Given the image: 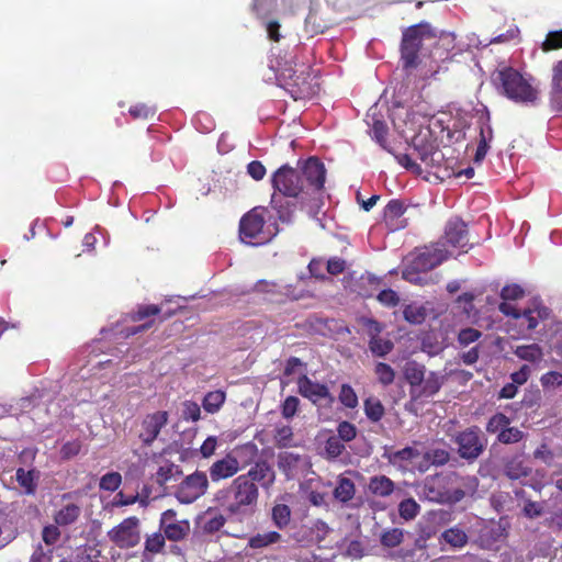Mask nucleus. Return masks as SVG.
<instances>
[{
  "instance_id": "1",
  "label": "nucleus",
  "mask_w": 562,
  "mask_h": 562,
  "mask_svg": "<svg viewBox=\"0 0 562 562\" xmlns=\"http://www.w3.org/2000/svg\"><path fill=\"white\" fill-rule=\"evenodd\" d=\"M274 481L273 468L266 460H260L247 473L235 477L227 487L217 491L215 499L229 516L241 520L252 516L257 509L258 485L269 490Z\"/></svg>"
},
{
  "instance_id": "2",
  "label": "nucleus",
  "mask_w": 562,
  "mask_h": 562,
  "mask_svg": "<svg viewBox=\"0 0 562 562\" xmlns=\"http://www.w3.org/2000/svg\"><path fill=\"white\" fill-rule=\"evenodd\" d=\"M325 180V165L317 157H310L302 162L300 170L289 165L281 166L273 172L271 183L282 195L304 201L322 194Z\"/></svg>"
},
{
  "instance_id": "3",
  "label": "nucleus",
  "mask_w": 562,
  "mask_h": 562,
  "mask_svg": "<svg viewBox=\"0 0 562 562\" xmlns=\"http://www.w3.org/2000/svg\"><path fill=\"white\" fill-rule=\"evenodd\" d=\"M420 495L436 504H457L465 496L464 477L457 471L428 475L422 484Z\"/></svg>"
},
{
  "instance_id": "4",
  "label": "nucleus",
  "mask_w": 562,
  "mask_h": 562,
  "mask_svg": "<svg viewBox=\"0 0 562 562\" xmlns=\"http://www.w3.org/2000/svg\"><path fill=\"white\" fill-rule=\"evenodd\" d=\"M277 79L293 100L311 98L315 91L311 82V66L300 63L295 55H289L278 63Z\"/></svg>"
},
{
  "instance_id": "5",
  "label": "nucleus",
  "mask_w": 562,
  "mask_h": 562,
  "mask_svg": "<svg viewBox=\"0 0 562 562\" xmlns=\"http://www.w3.org/2000/svg\"><path fill=\"white\" fill-rule=\"evenodd\" d=\"M492 81L501 94L515 103L535 104L539 99V91L530 79L513 67L496 69L492 75Z\"/></svg>"
},
{
  "instance_id": "6",
  "label": "nucleus",
  "mask_w": 562,
  "mask_h": 562,
  "mask_svg": "<svg viewBox=\"0 0 562 562\" xmlns=\"http://www.w3.org/2000/svg\"><path fill=\"white\" fill-rule=\"evenodd\" d=\"M436 37V32L427 22H420L406 27L402 33L400 45L403 68L415 69L419 66V52L425 40Z\"/></svg>"
},
{
  "instance_id": "7",
  "label": "nucleus",
  "mask_w": 562,
  "mask_h": 562,
  "mask_svg": "<svg viewBox=\"0 0 562 562\" xmlns=\"http://www.w3.org/2000/svg\"><path fill=\"white\" fill-rule=\"evenodd\" d=\"M451 441L457 446V453L468 463L475 462L485 451L487 439L481 428L472 425L461 431H457Z\"/></svg>"
},
{
  "instance_id": "8",
  "label": "nucleus",
  "mask_w": 562,
  "mask_h": 562,
  "mask_svg": "<svg viewBox=\"0 0 562 562\" xmlns=\"http://www.w3.org/2000/svg\"><path fill=\"white\" fill-rule=\"evenodd\" d=\"M446 259L447 256L442 249H426L414 256L411 262L403 269L402 278L414 284H422L424 278L420 274L438 267Z\"/></svg>"
},
{
  "instance_id": "9",
  "label": "nucleus",
  "mask_w": 562,
  "mask_h": 562,
  "mask_svg": "<svg viewBox=\"0 0 562 562\" xmlns=\"http://www.w3.org/2000/svg\"><path fill=\"white\" fill-rule=\"evenodd\" d=\"M265 210L254 207L239 221V238L248 245H262L270 240L272 234L265 229Z\"/></svg>"
},
{
  "instance_id": "10",
  "label": "nucleus",
  "mask_w": 562,
  "mask_h": 562,
  "mask_svg": "<svg viewBox=\"0 0 562 562\" xmlns=\"http://www.w3.org/2000/svg\"><path fill=\"white\" fill-rule=\"evenodd\" d=\"M258 452V448L255 443L248 442L240 447H237L233 452L227 453L224 458L215 461L210 467V477L213 482H218L233 477L238 471L241 470V465L236 454L247 456L252 459Z\"/></svg>"
},
{
  "instance_id": "11",
  "label": "nucleus",
  "mask_w": 562,
  "mask_h": 562,
  "mask_svg": "<svg viewBox=\"0 0 562 562\" xmlns=\"http://www.w3.org/2000/svg\"><path fill=\"white\" fill-rule=\"evenodd\" d=\"M207 487L209 480L206 473L196 470L180 482L175 491V496L181 504H191L203 496Z\"/></svg>"
},
{
  "instance_id": "12",
  "label": "nucleus",
  "mask_w": 562,
  "mask_h": 562,
  "mask_svg": "<svg viewBox=\"0 0 562 562\" xmlns=\"http://www.w3.org/2000/svg\"><path fill=\"white\" fill-rule=\"evenodd\" d=\"M139 519L131 516L108 531V538L120 549H131L140 541Z\"/></svg>"
},
{
  "instance_id": "13",
  "label": "nucleus",
  "mask_w": 562,
  "mask_h": 562,
  "mask_svg": "<svg viewBox=\"0 0 562 562\" xmlns=\"http://www.w3.org/2000/svg\"><path fill=\"white\" fill-rule=\"evenodd\" d=\"M168 420L169 413L167 411H156L140 418L137 426V437L144 447H150L155 442Z\"/></svg>"
},
{
  "instance_id": "14",
  "label": "nucleus",
  "mask_w": 562,
  "mask_h": 562,
  "mask_svg": "<svg viewBox=\"0 0 562 562\" xmlns=\"http://www.w3.org/2000/svg\"><path fill=\"white\" fill-rule=\"evenodd\" d=\"M485 429L488 434H497L496 440L503 445L517 443L526 437L518 427L510 426V418L503 413L491 416Z\"/></svg>"
},
{
  "instance_id": "15",
  "label": "nucleus",
  "mask_w": 562,
  "mask_h": 562,
  "mask_svg": "<svg viewBox=\"0 0 562 562\" xmlns=\"http://www.w3.org/2000/svg\"><path fill=\"white\" fill-rule=\"evenodd\" d=\"M297 391L300 395L319 407H331L335 402L326 384L313 381L306 374L299 378Z\"/></svg>"
},
{
  "instance_id": "16",
  "label": "nucleus",
  "mask_w": 562,
  "mask_h": 562,
  "mask_svg": "<svg viewBox=\"0 0 562 562\" xmlns=\"http://www.w3.org/2000/svg\"><path fill=\"white\" fill-rule=\"evenodd\" d=\"M161 308L155 304L138 305L136 310L128 314L132 322H140L146 319L145 323L127 328V336L136 335L150 329L155 323L154 316L159 315Z\"/></svg>"
},
{
  "instance_id": "17",
  "label": "nucleus",
  "mask_w": 562,
  "mask_h": 562,
  "mask_svg": "<svg viewBox=\"0 0 562 562\" xmlns=\"http://www.w3.org/2000/svg\"><path fill=\"white\" fill-rule=\"evenodd\" d=\"M446 244L464 249L469 246L468 225L460 217L450 218L445 227Z\"/></svg>"
},
{
  "instance_id": "18",
  "label": "nucleus",
  "mask_w": 562,
  "mask_h": 562,
  "mask_svg": "<svg viewBox=\"0 0 562 562\" xmlns=\"http://www.w3.org/2000/svg\"><path fill=\"white\" fill-rule=\"evenodd\" d=\"M413 149L414 154H416L417 158L420 159L426 167L440 166L443 159L442 153L434 145L432 142H425L419 137H415L413 139Z\"/></svg>"
},
{
  "instance_id": "19",
  "label": "nucleus",
  "mask_w": 562,
  "mask_h": 562,
  "mask_svg": "<svg viewBox=\"0 0 562 562\" xmlns=\"http://www.w3.org/2000/svg\"><path fill=\"white\" fill-rule=\"evenodd\" d=\"M479 144L474 155V162L480 164L484 160L490 145L494 138L493 128L491 126V117L490 114L480 116L479 121Z\"/></svg>"
},
{
  "instance_id": "20",
  "label": "nucleus",
  "mask_w": 562,
  "mask_h": 562,
  "mask_svg": "<svg viewBox=\"0 0 562 562\" xmlns=\"http://www.w3.org/2000/svg\"><path fill=\"white\" fill-rule=\"evenodd\" d=\"M550 104L558 111L562 112V59L552 66V78L550 89Z\"/></svg>"
},
{
  "instance_id": "21",
  "label": "nucleus",
  "mask_w": 562,
  "mask_h": 562,
  "mask_svg": "<svg viewBox=\"0 0 562 562\" xmlns=\"http://www.w3.org/2000/svg\"><path fill=\"white\" fill-rule=\"evenodd\" d=\"M426 373L425 366L416 362L408 361L403 370L404 379L409 384V394L412 398L416 395V391L420 387Z\"/></svg>"
},
{
  "instance_id": "22",
  "label": "nucleus",
  "mask_w": 562,
  "mask_h": 562,
  "mask_svg": "<svg viewBox=\"0 0 562 562\" xmlns=\"http://www.w3.org/2000/svg\"><path fill=\"white\" fill-rule=\"evenodd\" d=\"M443 375L437 372H429L427 376H424V381L420 387H418L416 391V395L413 397V400L430 397L437 394L443 384Z\"/></svg>"
},
{
  "instance_id": "23",
  "label": "nucleus",
  "mask_w": 562,
  "mask_h": 562,
  "mask_svg": "<svg viewBox=\"0 0 562 562\" xmlns=\"http://www.w3.org/2000/svg\"><path fill=\"white\" fill-rule=\"evenodd\" d=\"M531 473V468L525 464L520 456L508 458L504 462V474L509 480H519L527 477Z\"/></svg>"
},
{
  "instance_id": "24",
  "label": "nucleus",
  "mask_w": 562,
  "mask_h": 562,
  "mask_svg": "<svg viewBox=\"0 0 562 562\" xmlns=\"http://www.w3.org/2000/svg\"><path fill=\"white\" fill-rule=\"evenodd\" d=\"M369 492L378 497H387L395 490V483L386 475L371 476L368 483Z\"/></svg>"
},
{
  "instance_id": "25",
  "label": "nucleus",
  "mask_w": 562,
  "mask_h": 562,
  "mask_svg": "<svg viewBox=\"0 0 562 562\" xmlns=\"http://www.w3.org/2000/svg\"><path fill=\"white\" fill-rule=\"evenodd\" d=\"M81 515V508L77 504H66L57 512H55L53 518L54 522L60 527H67L74 525Z\"/></svg>"
},
{
  "instance_id": "26",
  "label": "nucleus",
  "mask_w": 562,
  "mask_h": 562,
  "mask_svg": "<svg viewBox=\"0 0 562 562\" xmlns=\"http://www.w3.org/2000/svg\"><path fill=\"white\" fill-rule=\"evenodd\" d=\"M165 538L170 541H182L190 532V524L188 520H178L176 522H169L164 526H159Z\"/></svg>"
},
{
  "instance_id": "27",
  "label": "nucleus",
  "mask_w": 562,
  "mask_h": 562,
  "mask_svg": "<svg viewBox=\"0 0 562 562\" xmlns=\"http://www.w3.org/2000/svg\"><path fill=\"white\" fill-rule=\"evenodd\" d=\"M419 456V450L413 447H405L396 451L384 453V458H386L391 464L400 468L404 467L405 463L417 459Z\"/></svg>"
},
{
  "instance_id": "28",
  "label": "nucleus",
  "mask_w": 562,
  "mask_h": 562,
  "mask_svg": "<svg viewBox=\"0 0 562 562\" xmlns=\"http://www.w3.org/2000/svg\"><path fill=\"white\" fill-rule=\"evenodd\" d=\"M301 462V456L297 453L284 451L278 456V468L286 476L290 477Z\"/></svg>"
},
{
  "instance_id": "29",
  "label": "nucleus",
  "mask_w": 562,
  "mask_h": 562,
  "mask_svg": "<svg viewBox=\"0 0 562 562\" xmlns=\"http://www.w3.org/2000/svg\"><path fill=\"white\" fill-rule=\"evenodd\" d=\"M15 479L21 487L24 488L26 495H34L37 484L35 482L36 475L34 470H24L19 468L15 472Z\"/></svg>"
},
{
  "instance_id": "30",
  "label": "nucleus",
  "mask_w": 562,
  "mask_h": 562,
  "mask_svg": "<svg viewBox=\"0 0 562 562\" xmlns=\"http://www.w3.org/2000/svg\"><path fill=\"white\" fill-rule=\"evenodd\" d=\"M281 539L282 536L278 531L257 533L249 538L248 547L251 549H262L279 542Z\"/></svg>"
},
{
  "instance_id": "31",
  "label": "nucleus",
  "mask_w": 562,
  "mask_h": 562,
  "mask_svg": "<svg viewBox=\"0 0 562 562\" xmlns=\"http://www.w3.org/2000/svg\"><path fill=\"white\" fill-rule=\"evenodd\" d=\"M441 539L453 548H463L469 540L465 531L459 527H451L441 533Z\"/></svg>"
},
{
  "instance_id": "32",
  "label": "nucleus",
  "mask_w": 562,
  "mask_h": 562,
  "mask_svg": "<svg viewBox=\"0 0 562 562\" xmlns=\"http://www.w3.org/2000/svg\"><path fill=\"white\" fill-rule=\"evenodd\" d=\"M226 400V394L222 390L211 391L205 394L202 406L203 408L210 413L214 414L220 411Z\"/></svg>"
},
{
  "instance_id": "33",
  "label": "nucleus",
  "mask_w": 562,
  "mask_h": 562,
  "mask_svg": "<svg viewBox=\"0 0 562 562\" xmlns=\"http://www.w3.org/2000/svg\"><path fill=\"white\" fill-rule=\"evenodd\" d=\"M514 353L519 359L529 362L540 361L543 357L542 348L537 344L517 346Z\"/></svg>"
},
{
  "instance_id": "34",
  "label": "nucleus",
  "mask_w": 562,
  "mask_h": 562,
  "mask_svg": "<svg viewBox=\"0 0 562 562\" xmlns=\"http://www.w3.org/2000/svg\"><path fill=\"white\" fill-rule=\"evenodd\" d=\"M364 414L372 423H378L385 414V408L378 397H369L363 403Z\"/></svg>"
},
{
  "instance_id": "35",
  "label": "nucleus",
  "mask_w": 562,
  "mask_h": 562,
  "mask_svg": "<svg viewBox=\"0 0 562 562\" xmlns=\"http://www.w3.org/2000/svg\"><path fill=\"white\" fill-rule=\"evenodd\" d=\"M403 317L409 324L419 325L425 322L427 310L416 303L407 304L404 306Z\"/></svg>"
},
{
  "instance_id": "36",
  "label": "nucleus",
  "mask_w": 562,
  "mask_h": 562,
  "mask_svg": "<svg viewBox=\"0 0 562 562\" xmlns=\"http://www.w3.org/2000/svg\"><path fill=\"white\" fill-rule=\"evenodd\" d=\"M355 483L347 477H341L334 490V496L342 503L351 501L355 496Z\"/></svg>"
},
{
  "instance_id": "37",
  "label": "nucleus",
  "mask_w": 562,
  "mask_h": 562,
  "mask_svg": "<svg viewBox=\"0 0 562 562\" xmlns=\"http://www.w3.org/2000/svg\"><path fill=\"white\" fill-rule=\"evenodd\" d=\"M166 546V538L160 531L148 535L144 543V552L150 554L162 553Z\"/></svg>"
},
{
  "instance_id": "38",
  "label": "nucleus",
  "mask_w": 562,
  "mask_h": 562,
  "mask_svg": "<svg viewBox=\"0 0 562 562\" xmlns=\"http://www.w3.org/2000/svg\"><path fill=\"white\" fill-rule=\"evenodd\" d=\"M271 518L279 529H284L291 521V508L286 504H276L271 510Z\"/></svg>"
},
{
  "instance_id": "39",
  "label": "nucleus",
  "mask_w": 562,
  "mask_h": 562,
  "mask_svg": "<svg viewBox=\"0 0 562 562\" xmlns=\"http://www.w3.org/2000/svg\"><path fill=\"white\" fill-rule=\"evenodd\" d=\"M420 512L419 504L413 498H405L398 504V515L404 520H413Z\"/></svg>"
},
{
  "instance_id": "40",
  "label": "nucleus",
  "mask_w": 562,
  "mask_h": 562,
  "mask_svg": "<svg viewBox=\"0 0 562 562\" xmlns=\"http://www.w3.org/2000/svg\"><path fill=\"white\" fill-rule=\"evenodd\" d=\"M374 374L380 384L389 386L393 384L395 380V370L385 362H378L374 367Z\"/></svg>"
},
{
  "instance_id": "41",
  "label": "nucleus",
  "mask_w": 562,
  "mask_h": 562,
  "mask_svg": "<svg viewBox=\"0 0 562 562\" xmlns=\"http://www.w3.org/2000/svg\"><path fill=\"white\" fill-rule=\"evenodd\" d=\"M255 291L266 294L267 300L270 302H281L282 300L279 296L282 295L281 291L277 283L268 282L265 280H260L255 285Z\"/></svg>"
},
{
  "instance_id": "42",
  "label": "nucleus",
  "mask_w": 562,
  "mask_h": 562,
  "mask_svg": "<svg viewBox=\"0 0 562 562\" xmlns=\"http://www.w3.org/2000/svg\"><path fill=\"white\" fill-rule=\"evenodd\" d=\"M369 350L372 355L376 357H385L389 355L393 348L394 344L390 339H384L381 337L369 339Z\"/></svg>"
},
{
  "instance_id": "43",
  "label": "nucleus",
  "mask_w": 562,
  "mask_h": 562,
  "mask_svg": "<svg viewBox=\"0 0 562 562\" xmlns=\"http://www.w3.org/2000/svg\"><path fill=\"white\" fill-rule=\"evenodd\" d=\"M450 458V452L441 448L431 449L424 453V460L435 467L446 465Z\"/></svg>"
},
{
  "instance_id": "44",
  "label": "nucleus",
  "mask_w": 562,
  "mask_h": 562,
  "mask_svg": "<svg viewBox=\"0 0 562 562\" xmlns=\"http://www.w3.org/2000/svg\"><path fill=\"white\" fill-rule=\"evenodd\" d=\"M540 48L543 53L562 49V30L549 31Z\"/></svg>"
},
{
  "instance_id": "45",
  "label": "nucleus",
  "mask_w": 562,
  "mask_h": 562,
  "mask_svg": "<svg viewBox=\"0 0 562 562\" xmlns=\"http://www.w3.org/2000/svg\"><path fill=\"white\" fill-rule=\"evenodd\" d=\"M181 473V469L173 463L161 465L156 472V483L162 486L172 477L180 475Z\"/></svg>"
},
{
  "instance_id": "46",
  "label": "nucleus",
  "mask_w": 562,
  "mask_h": 562,
  "mask_svg": "<svg viewBox=\"0 0 562 562\" xmlns=\"http://www.w3.org/2000/svg\"><path fill=\"white\" fill-rule=\"evenodd\" d=\"M157 109L146 103H136L128 109L130 115L134 120H147L155 116Z\"/></svg>"
},
{
  "instance_id": "47",
  "label": "nucleus",
  "mask_w": 562,
  "mask_h": 562,
  "mask_svg": "<svg viewBox=\"0 0 562 562\" xmlns=\"http://www.w3.org/2000/svg\"><path fill=\"white\" fill-rule=\"evenodd\" d=\"M293 440L292 427L283 425L278 426L274 432V441L278 448L290 447Z\"/></svg>"
},
{
  "instance_id": "48",
  "label": "nucleus",
  "mask_w": 562,
  "mask_h": 562,
  "mask_svg": "<svg viewBox=\"0 0 562 562\" xmlns=\"http://www.w3.org/2000/svg\"><path fill=\"white\" fill-rule=\"evenodd\" d=\"M404 533L400 528L385 530L381 536V543L387 548H394L403 542Z\"/></svg>"
},
{
  "instance_id": "49",
  "label": "nucleus",
  "mask_w": 562,
  "mask_h": 562,
  "mask_svg": "<svg viewBox=\"0 0 562 562\" xmlns=\"http://www.w3.org/2000/svg\"><path fill=\"white\" fill-rule=\"evenodd\" d=\"M406 211L404 203L401 200H391L384 209L385 221H394L400 218Z\"/></svg>"
},
{
  "instance_id": "50",
  "label": "nucleus",
  "mask_w": 562,
  "mask_h": 562,
  "mask_svg": "<svg viewBox=\"0 0 562 562\" xmlns=\"http://www.w3.org/2000/svg\"><path fill=\"white\" fill-rule=\"evenodd\" d=\"M340 403L348 408H355L358 405V396L351 385L345 383L339 392Z\"/></svg>"
},
{
  "instance_id": "51",
  "label": "nucleus",
  "mask_w": 562,
  "mask_h": 562,
  "mask_svg": "<svg viewBox=\"0 0 562 562\" xmlns=\"http://www.w3.org/2000/svg\"><path fill=\"white\" fill-rule=\"evenodd\" d=\"M225 522L226 518L222 514H209V517L203 524V531L206 533L217 532L224 527Z\"/></svg>"
},
{
  "instance_id": "52",
  "label": "nucleus",
  "mask_w": 562,
  "mask_h": 562,
  "mask_svg": "<svg viewBox=\"0 0 562 562\" xmlns=\"http://www.w3.org/2000/svg\"><path fill=\"white\" fill-rule=\"evenodd\" d=\"M122 483V476L119 472L105 473L100 480V488L109 492L116 491Z\"/></svg>"
},
{
  "instance_id": "53",
  "label": "nucleus",
  "mask_w": 562,
  "mask_h": 562,
  "mask_svg": "<svg viewBox=\"0 0 562 562\" xmlns=\"http://www.w3.org/2000/svg\"><path fill=\"white\" fill-rule=\"evenodd\" d=\"M345 450L344 442L336 436L329 437L325 442V452L329 459L338 458Z\"/></svg>"
},
{
  "instance_id": "54",
  "label": "nucleus",
  "mask_w": 562,
  "mask_h": 562,
  "mask_svg": "<svg viewBox=\"0 0 562 562\" xmlns=\"http://www.w3.org/2000/svg\"><path fill=\"white\" fill-rule=\"evenodd\" d=\"M540 383L544 390H554L562 385V373L549 371L541 375Z\"/></svg>"
},
{
  "instance_id": "55",
  "label": "nucleus",
  "mask_w": 562,
  "mask_h": 562,
  "mask_svg": "<svg viewBox=\"0 0 562 562\" xmlns=\"http://www.w3.org/2000/svg\"><path fill=\"white\" fill-rule=\"evenodd\" d=\"M389 127L385 122L375 120L372 124V137L380 144V146L386 149V135Z\"/></svg>"
},
{
  "instance_id": "56",
  "label": "nucleus",
  "mask_w": 562,
  "mask_h": 562,
  "mask_svg": "<svg viewBox=\"0 0 562 562\" xmlns=\"http://www.w3.org/2000/svg\"><path fill=\"white\" fill-rule=\"evenodd\" d=\"M337 432V438H339L341 441L349 442L356 438L357 428L352 423L344 420L338 424Z\"/></svg>"
},
{
  "instance_id": "57",
  "label": "nucleus",
  "mask_w": 562,
  "mask_h": 562,
  "mask_svg": "<svg viewBox=\"0 0 562 562\" xmlns=\"http://www.w3.org/2000/svg\"><path fill=\"white\" fill-rule=\"evenodd\" d=\"M82 442L78 439L65 442L60 448V457L63 460H69L78 456L81 451Z\"/></svg>"
},
{
  "instance_id": "58",
  "label": "nucleus",
  "mask_w": 562,
  "mask_h": 562,
  "mask_svg": "<svg viewBox=\"0 0 562 562\" xmlns=\"http://www.w3.org/2000/svg\"><path fill=\"white\" fill-rule=\"evenodd\" d=\"M300 407V400L296 396H288L281 405V414L284 418H292Z\"/></svg>"
},
{
  "instance_id": "59",
  "label": "nucleus",
  "mask_w": 562,
  "mask_h": 562,
  "mask_svg": "<svg viewBox=\"0 0 562 562\" xmlns=\"http://www.w3.org/2000/svg\"><path fill=\"white\" fill-rule=\"evenodd\" d=\"M482 336V333L475 328L467 327L460 330L458 335V342L465 347L472 342L479 340Z\"/></svg>"
},
{
  "instance_id": "60",
  "label": "nucleus",
  "mask_w": 562,
  "mask_h": 562,
  "mask_svg": "<svg viewBox=\"0 0 562 562\" xmlns=\"http://www.w3.org/2000/svg\"><path fill=\"white\" fill-rule=\"evenodd\" d=\"M60 526L47 525L42 530V539L47 546H54L60 538L61 532L59 530Z\"/></svg>"
},
{
  "instance_id": "61",
  "label": "nucleus",
  "mask_w": 562,
  "mask_h": 562,
  "mask_svg": "<svg viewBox=\"0 0 562 562\" xmlns=\"http://www.w3.org/2000/svg\"><path fill=\"white\" fill-rule=\"evenodd\" d=\"M182 417L184 420L198 422L201 417L200 406L192 401H186L183 403Z\"/></svg>"
},
{
  "instance_id": "62",
  "label": "nucleus",
  "mask_w": 562,
  "mask_h": 562,
  "mask_svg": "<svg viewBox=\"0 0 562 562\" xmlns=\"http://www.w3.org/2000/svg\"><path fill=\"white\" fill-rule=\"evenodd\" d=\"M524 295V290L518 284H507L501 291V297L504 301H515Z\"/></svg>"
},
{
  "instance_id": "63",
  "label": "nucleus",
  "mask_w": 562,
  "mask_h": 562,
  "mask_svg": "<svg viewBox=\"0 0 562 562\" xmlns=\"http://www.w3.org/2000/svg\"><path fill=\"white\" fill-rule=\"evenodd\" d=\"M378 301L384 306L394 307L398 304L400 297L394 290L386 289L378 294Z\"/></svg>"
},
{
  "instance_id": "64",
  "label": "nucleus",
  "mask_w": 562,
  "mask_h": 562,
  "mask_svg": "<svg viewBox=\"0 0 562 562\" xmlns=\"http://www.w3.org/2000/svg\"><path fill=\"white\" fill-rule=\"evenodd\" d=\"M533 458L541 460L547 465H551L554 459V453L549 446L543 442L533 451Z\"/></svg>"
}]
</instances>
